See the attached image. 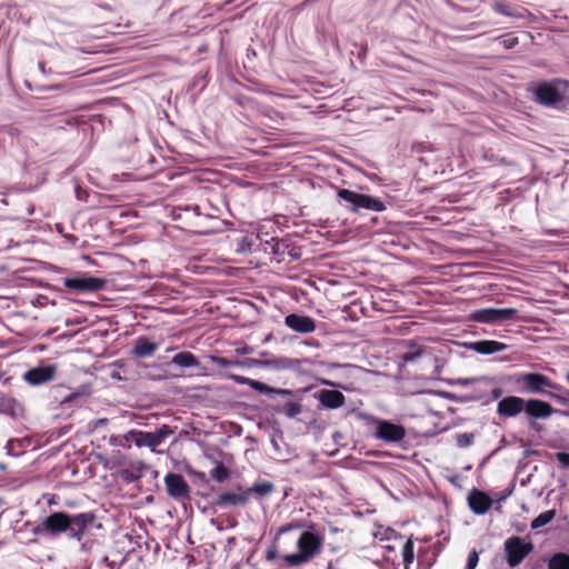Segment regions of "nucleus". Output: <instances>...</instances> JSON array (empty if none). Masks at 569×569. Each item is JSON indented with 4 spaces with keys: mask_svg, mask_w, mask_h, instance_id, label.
I'll use <instances>...</instances> for the list:
<instances>
[{
    "mask_svg": "<svg viewBox=\"0 0 569 569\" xmlns=\"http://www.w3.org/2000/svg\"><path fill=\"white\" fill-rule=\"evenodd\" d=\"M373 535L375 538L380 541H391L401 538L400 535L395 529L383 526H379Z\"/></svg>",
    "mask_w": 569,
    "mask_h": 569,
    "instance_id": "a878e982",
    "label": "nucleus"
},
{
    "mask_svg": "<svg viewBox=\"0 0 569 569\" xmlns=\"http://www.w3.org/2000/svg\"><path fill=\"white\" fill-rule=\"evenodd\" d=\"M309 360L307 359H296V358H288V357H281L277 360V367L279 369H287V370H300L305 363H308Z\"/></svg>",
    "mask_w": 569,
    "mask_h": 569,
    "instance_id": "393cba45",
    "label": "nucleus"
},
{
    "mask_svg": "<svg viewBox=\"0 0 569 569\" xmlns=\"http://www.w3.org/2000/svg\"><path fill=\"white\" fill-rule=\"evenodd\" d=\"M549 569H569V555L559 552L553 555L548 563Z\"/></svg>",
    "mask_w": 569,
    "mask_h": 569,
    "instance_id": "bb28decb",
    "label": "nucleus"
},
{
    "mask_svg": "<svg viewBox=\"0 0 569 569\" xmlns=\"http://www.w3.org/2000/svg\"><path fill=\"white\" fill-rule=\"evenodd\" d=\"M57 367L54 365L31 368L23 375V379L30 386H39L54 379Z\"/></svg>",
    "mask_w": 569,
    "mask_h": 569,
    "instance_id": "f8f14e48",
    "label": "nucleus"
},
{
    "mask_svg": "<svg viewBox=\"0 0 569 569\" xmlns=\"http://www.w3.org/2000/svg\"><path fill=\"white\" fill-rule=\"evenodd\" d=\"M425 352V349L420 345H410L409 349L401 355V359L405 362H413L420 358Z\"/></svg>",
    "mask_w": 569,
    "mask_h": 569,
    "instance_id": "c756f323",
    "label": "nucleus"
},
{
    "mask_svg": "<svg viewBox=\"0 0 569 569\" xmlns=\"http://www.w3.org/2000/svg\"><path fill=\"white\" fill-rule=\"evenodd\" d=\"M250 492L239 490L237 492H223L214 500V506L219 508L243 507L248 503Z\"/></svg>",
    "mask_w": 569,
    "mask_h": 569,
    "instance_id": "4468645a",
    "label": "nucleus"
},
{
    "mask_svg": "<svg viewBox=\"0 0 569 569\" xmlns=\"http://www.w3.org/2000/svg\"><path fill=\"white\" fill-rule=\"evenodd\" d=\"M518 313L515 308H483L471 312L470 319L480 322L496 325L513 319Z\"/></svg>",
    "mask_w": 569,
    "mask_h": 569,
    "instance_id": "39448f33",
    "label": "nucleus"
},
{
    "mask_svg": "<svg viewBox=\"0 0 569 569\" xmlns=\"http://www.w3.org/2000/svg\"><path fill=\"white\" fill-rule=\"evenodd\" d=\"M518 43V39L516 37H508L501 41V44L506 49H511Z\"/></svg>",
    "mask_w": 569,
    "mask_h": 569,
    "instance_id": "4c0bfd02",
    "label": "nucleus"
},
{
    "mask_svg": "<svg viewBox=\"0 0 569 569\" xmlns=\"http://www.w3.org/2000/svg\"><path fill=\"white\" fill-rule=\"evenodd\" d=\"M302 408L298 401H288L278 411L288 418H295L301 412Z\"/></svg>",
    "mask_w": 569,
    "mask_h": 569,
    "instance_id": "2f4dec72",
    "label": "nucleus"
},
{
    "mask_svg": "<svg viewBox=\"0 0 569 569\" xmlns=\"http://www.w3.org/2000/svg\"><path fill=\"white\" fill-rule=\"evenodd\" d=\"M375 427V438L388 443L399 442L406 436V430L401 425L388 420H376Z\"/></svg>",
    "mask_w": 569,
    "mask_h": 569,
    "instance_id": "6e6552de",
    "label": "nucleus"
},
{
    "mask_svg": "<svg viewBox=\"0 0 569 569\" xmlns=\"http://www.w3.org/2000/svg\"><path fill=\"white\" fill-rule=\"evenodd\" d=\"M217 363L220 365L221 367H226V366H228L230 363V361H228L224 358H218L217 359Z\"/></svg>",
    "mask_w": 569,
    "mask_h": 569,
    "instance_id": "79ce46f5",
    "label": "nucleus"
},
{
    "mask_svg": "<svg viewBox=\"0 0 569 569\" xmlns=\"http://www.w3.org/2000/svg\"><path fill=\"white\" fill-rule=\"evenodd\" d=\"M523 412L530 418L546 419L552 416L555 409L550 403L546 401L539 399H529L526 400Z\"/></svg>",
    "mask_w": 569,
    "mask_h": 569,
    "instance_id": "f3484780",
    "label": "nucleus"
},
{
    "mask_svg": "<svg viewBox=\"0 0 569 569\" xmlns=\"http://www.w3.org/2000/svg\"><path fill=\"white\" fill-rule=\"evenodd\" d=\"M22 411V406L17 400L7 398L0 392V413L19 417Z\"/></svg>",
    "mask_w": 569,
    "mask_h": 569,
    "instance_id": "4be33fe9",
    "label": "nucleus"
},
{
    "mask_svg": "<svg viewBox=\"0 0 569 569\" xmlns=\"http://www.w3.org/2000/svg\"><path fill=\"white\" fill-rule=\"evenodd\" d=\"M302 527H303V525L300 521L290 522V523L282 526L279 529V535L287 533L292 530H298V529H301Z\"/></svg>",
    "mask_w": 569,
    "mask_h": 569,
    "instance_id": "f704fd0d",
    "label": "nucleus"
},
{
    "mask_svg": "<svg viewBox=\"0 0 569 569\" xmlns=\"http://www.w3.org/2000/svg\"><path fill=\"white\" fill-rule=\"evenodd\" d=\"M402 559L406 569H409L415 560L413 540L408 538L402 547Z\"/></svg>",
    "mask_w": 569,
    "mask_h": 569,
    "instance_id": "cd10ccee",
    "label": "nucleus"
},
{
    "mask_svg": "<svg viewBox=\"0 0 569 569\" xmlns=\"http://www.w3.org/2000/svg\"><path fill=\"white\" fill-rule=\"evenodd\" d=\"M71 519L72 515L56 511L44 518V528L49 535L53 536L68 532L71 529Z\"/></svg>",
    "mask_w": 569,
    "mask_h": 569,
    "instance_id": "9b49d317",
    "label": "nucleus"
},
{
    "mask_svg": "<svg viewBox=\"0 0 569 569\" xmlns=\"http://www.w3.org/2000/svg\"><path fill=\"white\" fill-rule=\"evenodd\" d=\"M473 433L465 432L456 435V443L460 448H467L473 443Z\"/></svg>",
    "mask_w": 569,
    "mask_h": 569,
    "instance_id": "72a5a7b5",
    "label": "nucleus"
},
{
    "mask_svg": "<svg viewBox=\"0 0 569 569\" xmlns=\"http://www.w3.org/2000/svg\"><path fill=\"white\" fill-rule=\"evenodd\" d=\"M284 325L299 333H310L316 330V321L311 317L303 315H288L284 318Z\"/></svg>",
    "mask_w": 569,
    "mask_h": 569,
    "instance_id": "2eb2a0df",
    "label": "nucleus"
},
{
    "mask_svg": "<svg viewBox=\"0 0 569 569\" xmlns=\"http://www.w3.org/2000/svg\"><path fill=\"white\" fill-rule=\"evenodd\" d=\"M171 433V429L163 425L154 432L131 430L128 435L133 439L137 447H148L154 452L157 447L162 445L164 439Z\"/></svg>",
    "mask_w": 569,
    "mask_h": 569,
    "instance_id": "423d86ee",
    "label": "nucleus"
},
{
    "mask_svg": "<svg viewBox=\"0 0 569 569\" xmlns=\"http://www.w3.org/2000/svg\"><path fill=\"white\" fill-rule=\"evenodd\" d=\"M39 68H40V70L43 71V63L42 62L39 63Z\"/></svg>",
    "mask_w": 569,
    "mask_h": 569,
    "instance_id": "de8ad7c7",
    "label": "nucleus"
},
{
    "mask_svg": "<svg viewBox=\"0 0 569 569\" xmlns=\"http://www.w3.org/2000/svg\"><path fill=\"white\" fill-rule=\"evenodd\" d=\"M210 477L218 482H223L229 478V472L223 465L219 463L210 471Z\"/></svg>",
    "mask_w": 569,
    "mask_h": 569,
    "instance_id": "473e14b6",
    "label": "nucleus"
},
{
    "mask_svg": "<svg viewBox=\"0 0 569 569\" xmlns=\"http://www.w3.org/2000/svg\"><path fill=\"white\" fill-rule=\"evenodd\" d=\"M164 485L169 497L172 499L180 501L189 498L190 487L181 475L168 473L164 477Z\"/></svg>",
    "mask_w": 569,
    "mask_h": 569,
    "instance_id": "9d476101",
    "label": "nucleus"
},
{
    "mask_svg": "<svg viewBox=\"0 0 569 569\" xmlns=\"http://www.w3.org/2000/svg\"><path fill=\"white\" fill-rule=\"evenodd\" d=\"M386 549H387V550H389V551H393V550H395V547H393V546L388 545V546H386Z\"/></svg>",
    "mask_w": 569,
    "mask_h": 569,
    "instance_id": "37998d69",
    "label": "nucleus"
},
{
    "mask_svg": "<svg viewBox=\"0 0 569 569\" xmlns=\"http://www.w3.org/2000/svg\"><path fill=\"white\" fill-rule=\"evenodd\" d=\"M338 197L343 201L350 203V211L357 212L360 209H366L375 212H382L386 210L385 203L376 197L363 193H358L349 189H340Z\"/></svg>",
    "mask_w": 569,
    "mask_h": 569,
    "instance_id": "7ed1b4c3",
    "label": "nucleus"
},
{
    "mask_svg": "<svg viewBox=\"0 0 569 569\" xmlns=\"http://www.w3.org/2000/svg\"><path fill=\"white\" fill-rule=\"evenodd\" d=\"M469 508L476 515H485L492 506V499L485 492L473 489L468 495Z\"/></svg>",
    "mask_w": 569,
    "mask_h": 569,
    "instance_id": "a211bd4d",
    "label": "nucleus"
},
{
    "mask_svg": "<svg viewBox=\"0 0 569 569\" xmlns=\"http://www.w3.org/2000/svg\"><path fill=\"white\" fill-rule=\"evenodd\" d=\"M171 362L181 368H191V367L199 366V361L196 358V356L189 351H182V352L177 353L172 358Z\"/></svg>",
    "mask_w": 569,
    "mask_h": 569,
    "instance_id": "b1692460",
    "label": "nucleus"
},
{
    "mask_svg": "<svg viewBox=\"0 0 569 569\" xmlns=\"http://www.w3.org/2000/svg\"><path fill=\"white\" fill-rule=\"evenodd\" d=\"M565 379H566L567 383L569 385V371L566 373Z\"/></svg>",
    "mask_w": 569,
    "mask_h": 569,
    "instance_id": "c03bdc74",
    "label": "nucleus"
},
{
    "mask_svg": "<svg viewBox=\"0 0 569 569\" xmlns=\"http://www.w3.org/2000/svg\"><path fill=\"white\" fill-rule=\"evenodd\" d=\"M110 442L111 443H118L117 438H111Z\"/></svg>",
    "mask_w": 569,
    "mask_h": 569,
    "instance_id": "a18cd8bd",
    "label": "nucleus"
},
{
    "mask_svg": "<svg viewBox=\"0 0 569 569\" xmlns=\"http://www.w3.org/2000/svg\"><path fill=\"white\" fill-rule=\"evenodd\" d=\"M274 486L272 482L263 481L259 483H254L251 488L247 490V492L254 493L259 497H264L273 492Z\"/></svg>",
    "mask_w": 569,
    "mask_h": 569,
    "instance_id": "c85d7f7f",
    "label": "nucleus"
},
{
    "mask_svg": "<svg viewBox=\"0 0 569 569\" xmlns=\"http://www.w3.org/2000/svg\"><path fill=\"white\" fill-rule=\"evenodd\" d=\"M555 516H556L555 510H547L545 512H541L537 518H535L532 520L531 528L539 529V528L548 525L549 522H551L553 520Z\"/></svg>",
    "mask_w": 569,
    "mask_h": 569,
    "instance_id": "7c9ffc66",
    "label": "nucleus"
},
{
    "mask_svg": "<svg viewBox=\"0 0 569 569\" xmlns=\"http://www.w3.org/2000/svg\"><path fill=\"white\" fill-rule=\"evenodd\" d=\"M501 395H502V390L498 387H496L491 390L492 399H499L501 397Z\"/></svg>",
    "mask_w": 569,
    "mask_h": 569,
    "instance_id": "a19ab883",
    "label": "nucleus"
},
{
    "mask_svg": "<svg viewBox=\"0 0 569 569\" xmlns=\"http://www.w3.org/2000/svg\"><path fill=\"white\" fill-rule=\"evenodd\" d=\"M158 349V345L146 337H139L133 346L132 353L138 358L150 357Z\"/></svg>",
    "mask_w": 569,
    "mask_h": 569,
    "instance_id": "412c9836",
    "label": "nucleus"
},
{
    "mask_svg": "<svg viewBox=\"0 0 569 569\" xmlns=\"http://www.w3.org/2000/svg\"><path fill=\"white\" fill-rule=\"evenodd\" d=\"M230 378L239 383V385H247V386H250V382H251V379L250 378H247V377H243V376H239V375H231Z\"/></svg>",
    "mask_w": 569,
    "mask_h": 569,
    "instance_id": "58836bf2",
    "label": "nucleus"
},
{
    "mask_svg": "<svg viewBox=\"0 0 569 569\" xmlns=\"http://www.w3.org/2000/svg\"><path fill=\"white\" fill-rule=\"evenodd\" d=\"M536 100L542 104L551 106L559 100V92L551 84L542 83L535 91Z\"/></svg>",
    "mask_w": 569,
    "mask_h": 569,
    "instance_id": "aec40b11",
    "label": "nucleus"
},
{
    "mask_svg": "<svg viewBox=\"0 0 569 569\" xmlns=\"http://www.w3.org/2000/svg\"><path fill=\"white\" fill-rule=\"evenodd\" d=\"M467 349L480 355H493L507 349V345L496 340H479L465 345Z\"/></svg>",
    "mask_w": 569,
    "mask_h": 569,
    "instance_id": "6ab92c4d",
    "label": "nucleus"
},
{
    "mask_svg": "<svg viewBox=\"0 0 569 569\" xmlns=\"http://www.w3.org/2000/svg\"><path fill=\"white\" fill-rule=\"evenodd\" d=\"M556 458L562 467H569V453L568 452H557Z\"/></svg>",
    "mask_w": 569,
    "mask_h": 569,
    "instance_id": "e433bc0d",
    "label": "nucleus"
},
{
    "mask_svg": "<svg viewBox=\"0 0 569 569\" xmlns=\"http://www.w3.org/2000/svg\"><path fill=\"white\" fill-rule=\"evenodd\" d=\"M315 398L326 409H338L346 402V397L338 390L321 389L315 393Z\"/></svg>",
    "mask_w": 569,
    "mask_h": 569,
    "instance_id": "dca6fc26",
    "label": "nucleus"
},
{
    "mask_svg": "<svg viewBox=\"0 0 569 569\" xmlns=\"http://www.w3.org/2000/svg\"><path fill=\"white\" fill-rule=\"evenodd\" d=\"M97 516L92 511L80 512L72 515L71 529H69L68 537L71 540L81 542L87 531L96 526Z\"/></svg>",
    "mask_w": 569,
    "mask_h": 569,
    "instance_id": "1a4fd4ad",
    "label": "nucleus"
},
{
    "mask_svg": "<svg viewBox=\"0 0 569 569\" xmlns=\"http://www.w3.org/2000/svg\"><path fill=\"white\" fill-rule=\"evenodd\" d=\"M33 535H43L48 533L47 528H44V519L32 529Z\"/></svg>",
    "mask_w": 569,
    "mask_h": 569,
    "instance_id": "ea45409f",
    "label": "nucleus"
},
{
    "mask_svg": "<svg viewBox=\"0 0 569 569\" xmlns=\"http://www.w3.org/2000/svg\"><path fill=\"white\" fill-rule=\"evenodd\" d=\"M516 381L522 386L525 392L547 395L560 405H567L569 401V390L540 372L520 373L517 376Z\"/></svg>",
    "mask_w": 569,
    "mask_h": 569,
    "instance_id": "f03ea898",
    "label": "nucleus"
},
{
    "mask_svg": "<svg viewBox=\"0 0 569 569\" xmlns=\"http://www.w3.org/2000/svg\"><path fill=\"white\" fill-rule=\"evenodd\" d=\"M479 562V555L476 550L469 552L466 569H475Z\"/></svg>",
    "mask_w": 569,
    "mask_h": 569,
    "instance_id": "c9c22d12",
    "label": "nucleus"
},
{
    "mask_svg": "<svg viewBox=\"0 0 569 569\" xmlns=\"http://www.w3.org/2000/svg\"><path fill=\"white\" fill-rule=\"evenodd\" d=\"M503 550L507 563L510 567H517L532 552L533 546L531 542H525V540L518 536H512L506 539Z\"/></svg>",
    "mask_w": 569,
    "mask_h": 569,
    "instance_id": "20e7f679",
    "label": "nucleus"
},
{
    "mask_svg": "<svg viewBox=\"0 0 569 569\" xmlns=\"http://www.w3.org/2000/svg\"><path fill=\"white\" fill-rule=\"evenodd\" d=\"M81 550H87L86 543H81Z\"/></svg>",
    "mask_w": 569,
    "mask_h": 569,
    "instance_id": "49530a36",
    "label": "nucleus"
},
{
    "mask_svg": "<svg viewBox=\"0 0 569 569\" xmlns=\"http://www.w3.org/2000/svg\"><path fill=\"white\" fill-rule=\"evenodd\" d=\"M325 541V536L311 523L308 529L302 531L297 540L298 552L287 553L282 557L284 563L289 567H299L310 562L320 555Z\"/></svg>",
    "mask_w": 569,
    "mask_h": 569,
    "instance_id": "f257e3e1",
    "label": "nucleus"
},
{
    "mask_svg": "<svg viewBox=\"0 0 569 569\" xmlns=\"http://www.w3.org/2000/svg\"><path fill=\"white\" fill-rule=\"evenodd\" d=\"M251 389H253L254 391L261 393V395H267L269 397H272L274 395H281V396H292V391L291 390H288V389H276V388H272L263 382H260V381H257V380H252L251 379V382H250V386H249Z\"/></svg>",
    "mask_w": 569,
    "mask_h": 569,
    "instance_id": "5701e85b",
    "label": "nucleus"
},
{
    "mask_svg": "<svg viewBox=\"0 0 569 569\" xmlns=\"http://www.w3.org/2000/svg\"><path fill=\"white\" fill-rule=\"evenodd\" d=\"M526 400L517 396L502 398L497 405V413L502 418H513L523 411Z\"/></svg>",
    "mask_w": 569,
    "mask_h": 569,
    "instance_id": "ddd939ff",
    "label": "nucleus"
},
{
    "mask_svg": "<svg viewBox=\"0 0 569 569\" xmlns=\"http://www.w3.org/2000/svg\"><path fill=\"white\" fill-rule=\"evenodd\" d=\"M107 284V281L101 278L80 276L74 278H64L63 286L69 290L76 292H97L102 290Z\"/></svg>",
    "mask_w": 569,
    "mask_h": 569,
    "instance_id": "0eeeda50",
    "label": "nucleus"
}]
</instances>
